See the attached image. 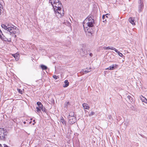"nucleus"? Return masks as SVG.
Instances as JSON below:
<instances>
[{
  "label": "nucleus",
  "instance_id": "nucleus-1",
  "mask_svg": "<svg viewBox=\"0 0 147 147\" xmlns=\"http://www.w3.org/2000/svg\"><path fill=\"white\" fill-rule=\"evenodd\" d=\"M52 6L53 7L55 13L58 18H61L64 15V11L61 8L62 5L59 1L58 2L53 4Z\"/></svg>",
  "mask_w": 147,
  "mask_h": 147
},
{
  "label": "nucleus",
  "instance_id": "nucleus-2",
  "mask_svg": "<svg viewBox=\"0 0 147 147\" xmlns=\"http://www.w3.org/2000/svg\"><path fill=\"white\" fill-rule=\"evenodd\" d=\"M2 27L7 31V33L11 35H13L18 33L19 30L18 28L13 25L8 24L7 26L3 24H1Z\"/></svg>",
  "mask_w": 147,
  "mask_h": 147
},
{
  "label": "nucleus",
  "instance_id": "nucleus-3",
  "mask_svg": "<svg viewBox=\"0 0 147 147\" xmlns=\"http://www.w3.org/2000/svg\"><path fill=\"white\" fill-rule=\"evenodd\" d=\"M94 21L92 15L89 16L84 21V24H85L89 27H92L94 26Z\"/></svg>",
  "mask_w": 147,
  "mask_h": 147
},
{
  "label": "nucleus",
  "instance_id": "nucleus-4",
  "mask_svg": "<svg viewBox=\"0 0 147 147\" xmlns=\"http://www.w3.org/2000/svg\"><path fill=\"white\" fill-rule=\"evenodd\" d=\"M7 132L6 129L0 128V140L5 141L7 135Z\"/></svg>",
  "mask_w": 147,
  "mask_h": 147
},
{
  "label": "nucleus",
  "instance_id": "nucleus-5",
  "mask_svg": "<svg viewBox=\"0 0 147 147\" xmlns=\"http://www.w3.org/2000/svg\"><path fill=\"white\" fill-rule=\"evenodd\" d=\"M69 123L70 124H73L76 121V117H68Z\"/></svg>",
  "mask_w": 147,
  "mask_h": 147
},
{
  "label": "nucleus",
  "instance_id": "nucleus-6",
  "mask_svg": "<svg viewBox=\"0 0 147 147\" xmlns=\"http://www.w3.org/2000/svg\"><path fill=\"white\" fill-rule=\"evenodd\" d=\"M118 67V65L117 64H113L110 66L109 67L105 69L106 70H114L117 68Z\"/></svg>",
  "mask_w": 147,
  "mask_h": 147
},
{
  "label": "nucleus",
  "instance_id": "nucleus-7",
  "mask_svg": "<svg viewBox=\"0 0 147 147\" xmlns=\"http://www.w3.org/2000/svg\"><path fill=\"white\" fill-rule=\"evenodd\" d=\"M83 26L84 29V30L85 32H86V33H90L91 34H92V30L91 29H90V27L88 28L87 27H85V25H83Z\"/></svg>",
  "mask_w": 147,
  "mask_h": 147
},
{
  "label": "nucleus",
  "instance_id": "nucleus-8",
  "mask_svg": "<svg viewBox=\"0 0 147 147\" xmlns=\"http://www.w3.org/2000/svg\"><path fill=\"white\" fill-rule=\"evenodd\" d=\"M129 22L132 25H135V24L134 18L132 17L130 18L129 19Z\"/></svg>",
  "mask_w": 147,
  "mask_h": 147
},
{
  "label": "nucleus",
  "instance_id": "nucleus-9",
  "mask_svg": "<svg viewBox=\"0 0 147 147\" xmlns=\"http://www.w3.org/2000/svg\"><path fill=\"white\" fill-rule=\"evenodd\" d=\"M59 0H49V3H51L53 6V4H55V3L58 2Z\"/></svg>",
  "mask_w": 147,
  "mask_h": 147
},
{
  "label": "nucleus",
  "instance_id": "nucleus-10",
  "mask_svg": "<svg viewBox=\"0 0 147 147\" xmlns=\"http://www.w3.org/2000/svg\"><path fill=\"white\" fill-rule=\"evenodd\" d=\"M84 109H88L90 108V107L86 103H84L82 105Z\"/></svg>",
  "mask_w": 147,
  "mask_h": 147
},
{
  "label": "nucleus",
  "instance_id": "nucleus-11",
  "mask_svg": "<svg viewBox=\"0 0 147 147\" xmlns=\"http://www.w3.org/2000/svg\"><path fill=\"white\" fill-rule=\"evenodd\" d=\"M104 49L105 50H109V49H111L112 50H113L115 51V49H116L115 48L112 47H104Z\"/></svg>",
  "mask_w": 147,
  "mask_h": 147
},
{
  "label": "nucleus",
  "instance_id": "nucleus-12",
  "mask_svg": "<svg viewBox=\"0 0 147 147\" xmlns=\"http://www.w3.org/2000/svg\"><path fill=\"white\" fill-rule=\"evenodd\" d=\"M140 97L143 102H144L145 103H147V100L144 97H143L142 95Z\"/></svg>",
  "mask_w": 147,
  "mask_h": 147
},
{
  "label": "nucleus",
  "instance_id": "nucleus-13",
  "mask_svg": "<svg viewBox=\"0 0 147 147\" xmlns=\"http://www.w3.org/2000/svg\"><path fill=\"white\" fill-rule=\"evenodd\" d=\"M143 7L144 5L143 4L139 5L138 6V11L139 12H140L142 11L143 9Z\"/></svg>",
  "mask_w": 147,
  "mask_h": 147
},
{
  "label": "nucleus",
  "instance_id": "nucleus-14",
  "mask_svg": "<svg viewBox=\"0 0 147 147\" xmlns=\"http://www.w3.org/2000/svg\"><path fill=\"white\" fill-rule=\"evenodd\" d=\"M60 120L62 122V124L65 126H66V122L65 121L63 117H61V119Z\"/></svg>",
  "mask_w": 147,
  "mask_h": 147
},
{
  "label": "nucleus",
  "instance_id": "nucleus-15",
  "mask_svg": "<svg viewBox=\"0 0 147 147\" xmlns=\"http://www.w3.org/2000/svg\"><path fill=\"white\" fill-rule=\"evenodd\" d=\"M115 52H116L118 54V55L120 57H122L123 56V54L120 53L117 50V49H115Z\"/></svg>",
  "mask_w": 147,
  "mask_h": 147
},
{
  "label": "nucleus",
  "instance_id": "nucleus-16",
  "mask_svg": "<svg viewBox=\"0 0 147 147\" xmlns=\"http://www.w3.org/2000/svg\"><path fill=\"white\" fill-rule=\"evenodd\" d=\"M0 38L2 40H3L6 41L7 40V38L5 37L3 35L0 36Z\"/></svg>",
  "mask_w": 147,
  "mask_h": 147
},
{
  "label": "nucleus",
  "instance_id": "nucleus-17",
  "mask_svg": "<svg viewBox=\"0 0 147 147\" xmlns=\"http://www.w3.org/2000/svg\"><path fill=\"white\" fill-rule=\"evenodd\" d=\"M68 117H75L74 116V112L71 111L69 113V115Z\"/></svg>",
  "mask_w": 147,
  "mask_h": 147
},
{
  "label": "nucleus",
  "instance_id": "nucleus-18",
  "mask_svg": "<svg viewBox=\"0 0 147 147\" xmlns=\"http://www.w3.org/2000/svg\"><path fill=\"white\" fill-rule=\"evenodd\" d=\"M40 66L43 70H46L47 68V67L46 66L43 65H41Z\"/></svg>",
  "mask_w": 147,
  "mask_h": 147
},
{
  "label": "nucleus",
  "instance_id": "nucleus-19",
  "mask_svg": "<svg viewBox=\"0 0 147 147\" xmlns=\"http://www.w3.org/2000/svg\"><path fill=\"white\" fill-rule=\"evenodd\" d=\"M64 83H65V85L64 86V87H66L69 86V83L68 82V80H65L64 81Z\"/></svg>",
  "mask_w": 147,
  "mask_h": 147
},
{
  "label": "nucleus",
  "instance_id": "nucleus-20",
  "mask_svg": "<svg viewBox=\"0 0 147 147\" xmlns=\"http://www.w3.org/2000/svg\"><path fill=\"white\" fill-rule=\"evenodd\" d=\"M127 98L131 102L133 101L132 98L130 96L128 95L127 96Z\"/></svg>",
  "mask_w": 147,
  "mask_h": 147
},
{
  "label": "nucleus",
  "instance_id": "nucleus-21",
  "mask_svg": "<svg viewBox=\"0 0 147 147\" xmlns=\"http://www.w3.org/2000/svg\"><path fill=\"white\" fill-rule=\"evenodd\" d=\"M70 105V104L69 102H66L64 104V107H65L67 108L68 107V105Z\"/></svg>",
  "mask_w": 147,
  "mask_h": 147
},
{
  "label": "nucleus",
  "instance_id": "nucleus-22",
  "mask_svg": "<svg viewBox=\"0 0 147 147\" xmlns=\"http://www.w3.org/2000/svg\"><path fill=\"white\" fill-rule=\"evenodd\" d=\"M13 57L15 58V59L16 61H18L19 59V57L18 55H14Z\"/></svg>",
  "mask_w": 147,
  "mask_h": 147
},
{
  "label": "nucleus",
  "instance_id": "nucleus-23",
  "mask_svg": "<svg viewBox=\"0 0 147 147\" xmlns=\"http://www.w3.org/2000/svg\"><path fill=\"white\" fill-rule=\"evenodd\" d=\"M105 15H104L102 16V19L103 20V22H105L106 21V19H105Z\"/></svg>",
  "mask_w": 147,
  "mask_h": 147
},
{
  "label": "nucleus",
  "instance_id": "nucleus-24",
  "mask_svg": "<svg viewBox=\"0 0 147 147\" xmlns=\"http://www.w3.org/2000/svg\"><path fill=\"white\" fill-rule=\"evenodd\" d=\"M17 90L19 93L22 94V91L20 89H17Z\"/></svg>",
  "mask_w": 147,
  "mask_h": 147
},
{
  "label": "nucleus",
  "instance_id": "nucleus-25",
  "mask_svg": "<svg viewBox=\"0 0 147 147\" xmlns=\"http://www.w3.org/2000/svg\"><path fill=\"white\" fill-rule=\"evenodd\" d=\"M95 113L94 112H92L88 114L89 116H91L94 114Z\"/></svg>",
  "mask_w": 147,
  "mask_h": 147
},
{
  "label": "nucleus",
  "instance_id": "nucleus-26",
  "mask_svg": "<svg viewBox=\"0 0 147 147\" xmlns=\"http://www.w3.org/2000/svg\"><path fill=\"white\" fill-rule=\"evenodd\" d=\"M36 111L37 112H40L41 111L40 109L38 107H36Z\"/></svg>",
  "mask_w": 147,
  "mask_h": 147
},
{
  "label": "nucleus",
  "instance_id": "nucleus-27",
  "mask_svg": "<svg viewBox=\"0 0 147 147\" xmlns=\"http://www.w3.org/2000/svg\"><path fill=\"white\" fill-rule=\"evenodd\" d=\"M41 110L43 112H45V113H46V112H47L46 110L44 107H43V108H42Z\"/></svg>",
  "mask_w": 147,
  "mask_h": 147
},
{
  "label": "nucleus",
  "instance_id": "nucleus-28",
  "mask_svg": "<svg viewBox=\"0 0 147 147\" xmlns=\"http://www.w3.org/2000/svg\"><path fill=\"white\" fill-rule=\"evenodd\" d=\"M37 105H38V106L39 107L40 106V105H41L42 104L40 102H37V103H36Z\"/></svg>",
  "mask_w": 147,
  "mask_h": 147
},
{
  "label": "nucleus",
  "instance_id": "nucleus-29",
  "mask_svg": "<svg viewBox=\"0 0 147 147\" xmlns=\"http://www.w3.org/2000/svg\"><path fill=\"white\" fill-rule=\"evenodd\" d=\"M83 71L84 72V73L85 74L89 72H90V71H88V70H83Z\"/></svg>",
  "mask_w": 147,
  "mask_h": 147
},
{
  "label": "nucleus",
  "instance_id": "nucleus-30",
  "mask_svg": "<svg viewBox=\"0 0 147 147\" xmlns=\"http://www.w3.org/2000/svg\"><path fill=\"white\" fill-rule=\"evenodd\" d=\"M138 3L140 4H143V2L142 0H139Z\"/></svg>",
  "mask_w": 147,
  "mask_h": 147
},
{
  "label": "nucleus",
  "instance_id": "nucleus-31",
  "mask_svg": "<svg viewBox=\"0 0 147 147\" xmlns=\"http://www.w3.org/2000/svg\"><path fill=\"white\" fill-rule=\"evenodd\" d=\"M53 78L55 79H57L58 77L56 75H54L53 76Z\"/></svg>",
  "mask_w": 147,
  "mask_h": 147
},
{
  "label": "nucleus",
  "instance_id": "nucleus-32",
  "mask_svg": "<svg viewBox=\"0 0 147 147\" xmlns=\"http://www.w3.org/2000/svg\"><path fill=\"white\" fill-rule=\"evenodd\" d=\"M39 108L40 109H42V108H43L44 107H43V105H42V104L40 105V106L39 107Z\"/></svg>",
  "mask_w": 147,
  "mask_h": 147
},
{
  "label": "nucleus",
  "instance_id": "nucleus-33",
  "mask_svg": "<svg viewBox=\"0 0 147 147\" xmlns=\"http://www.w3.org/2000/svg\"><path fill=\"white\" fill-rule=\"evenodd\" d=\"M6 41H7L8 42H9L11 41V40L10 38L9 39L7 38V40H6Z\"/></svg>",
  "mask_w": 147,
  "mask_h": 147
},
{
  "label": "nucleus",
  "instance_id": "nucleus-34",
  "mask_svg": "<svg viewBox=\"0 0 147 147\" xmlns=\"http://www.w3.org/2000/svg\"><path fill=\"white\" fill-rule=\"evenodd\" d=\"M105 15V17H106L107 18H108V16H110V14L109 13H107V14H106V15Z\"/></svg>",
  "mask_w": 147,
  "mask_h": 147
},
{
  "label": "nucleus",
  "instance_id": "nucleus-35",
  "mask_svg": "<svg viewBox=\"0 0 147 147\" xmlns=\"http://www.w3.org/2000/svg\"><path fill=\"white\" fill-rule=\"evenodd\" d=\"M1 35H3V34L1 30L0 29V36H1Z\"/></svg>",
  "mask_w": 147,
  "mask_h": 147
},
{
  "label": "nucleus",
  "instance_id": "nucleus-36",
  "mask_svg": "<svg viewBox=\"0 0 147 147\" xmlns=\"http://www.w3.org/2000/svg\"><path fill=\"white\" fill-rule=\"evenodd\" d=\"M33 123H32V125H34V124H35V123H36V122H35V120L34 119L33 120Z\"/></svg>",
  "mask_w": 147,
  "mask_h": 147
},
{
  "label": "nucleus",
  "instance_id": "nucleus-37",
  "mask_svg": "<svg viewBox=\"0 0 147 147\" xmlns=\"http://www.w3.org/2000/svg\"><path fill=\"white\" fill-rule=\"evenodd\" d=\"M89 55L91 57L93 56V54L92 53H90L89 54Z\"/></svg>",
  "mask_w": 147,
  "mask_h": 147
},
{
  "label": "nucleus",
  "instance_id": "nucleus-38",
  "mask_svg": "<svg viewBox=\"0 0 147 147\" xmlns=\"http://www.w3.org/2000/svg\"><path fill=\"white\" fill-rule=\"evenodd\" d=\"M3 146L4 147H7L8 146L5 144H4Z\"/></svg>",
  "mask_w": 147,
  "mask_h": 147
},
{
  "label": "nucleus",
  "instance_id": "nucleus-39",
  "mask_svg": "<svg viewBox=\"0 0 147 147\" xmlns=\"http://www.w3.org/2000/svg\"><path fill=\"white\" fill-rule=\"evenodd\" d=\"M1 9L0 8V15H1Z\"/></svg>",
  "mask_w": 147,
  "mask_h": 147
},
{
  "label": "nucleus",
  "instance_id": "nucleus-40",
  "mask_svg": "<svg viewBox=\"0 0 147 147\" xmlns=\"http://www.w3.org/2000/svg\"><path fill=\"white\" fill-rule=\"evenodd\" d=\"M23 123L24 124H25L26 123V122L24 121L23 122Z\"/></svg>",
  "mask_w": 147,
  "mask_h": 147
},
{
  "label": "nucleus",
  "instance_id": "nucleus-41",
  "mask_svg": "<svg viewBox=\"0 0 147 147\" xmlns=\"http://www.w3.org/2000/svg\"><path fill=\"white\" fill-rule=\"evenodd\" d=\"M0 147H3L1 144H0Z\"/></svg>",
  "mask_w": 147,
  "mask_h": 147
},
{
  "label": "nucleus",
  "instance_id": "nucleus-42",
  "mask_svg": "<svg viewBox=\"0 0 147 147\" xmlns=\"http://www.w3.org/2000/svg\"><path fill=\"white\" fill-rule=\"evenodd\" d=\"M32 123V121H30V123Z\"/></svg>",
  "mask_w": 147,
  "mask_h": 147
},
{
  "label": "nucleus",
  "instance_id": "nucleus-43",
  "mask_svg": "<svg viewBox=\"0 0 147 147\" xmlns=\"http://www.w3.org/2000/svg\"><path fill=\"white\" fill-rule=\"evenodd\" d=\"M15 120V119H13V121H14V120Z\"/></svg>",
  "mask_w": 147,
  "mask_h": 147
},
{
  "label": "nucleus",
  "instance_id": "nucleus-44",
  "mask_svg": "<svg viewBox=\"0 0 147 147\" xmlns=\"http://www.w3.org/2000/svg\"><path fill=\"white\" fill-rule=\"evenodd\" d=\"M14 36H15V37H16V35H15Z\"/></svg>",
  "mask_w": 147,
  "mask_h": 147
},
{
  "label": "nucleus",
  "instance_id": "nucleus-45",
  "mask_svg": "<svg viewBox=\"0 0 147 147\" xmlns=\"http://www.w3.org/2000/svg\"><path fill=\"white\" fill-rule=\"evenodd\" d=\"M82 49V51L83 50V49Z\"/></svg>",
  "mask_w": 147,
  "mask_h": 147
},
{
  "label": "nucleus",
  "instance_id": "nucleus-46",
  "mask_svg": "<svg viewBox=\"0 0 147 147\" xmlns=\"http://www.w3.org/2000/svg\"><path fill=\"white\" fill-rule=\"evenodd\" d=\"M82 49V51L83 50V49Z\"/></svg>",
  "mask_w": 147,
  "mask_h": 147
},
{
  "label": "nucleus",
  "instance_id": "nucleus-47",
  "mask_svg": "<svg viewBox=\"0 0 147 147\" xmlns=\"http://www.w3.org/2000/svg\"><path fill=\"white\" fill-rule=\"evenodd\" d=\"M7 147H9L8 146Z\"/></svg>",
  "mask_w": 147,
  "mask_h": 147
}]
</instances>
